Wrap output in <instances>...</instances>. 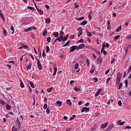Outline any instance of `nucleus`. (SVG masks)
Wrapping results in <instances>:
<instances>
[{
    "instance_id": "f257e3e1",
    "label": "nucleus",
    "mask_w": 131,
    "mask_h": 131,
    "mask_svg": "<svg viewBox=\"0 0 131 131\" xmlns=\"http://www.w3.org/2000/svg\"><path fill=\"white\" fill-rule=\"evenodd\" d=\"M102 62H103V58L101 57V56H100L99 58L97 59L96 63L97 65H99V64H102Z\"/></svg>"
},
{
    "instance_id": "f03ea898",
    "label": "nucleus",
    "mask_w": 131,
    "mask_h": 131,
    "mask_svg": "<svg viewBox=\"0 0 131 131\" xmlns=\"http://www.w3.org/2000/svg\"><path fill=\"white\" fill-rule=\"evenodd\" d=\"M58 41L59 42H61L62 40L63 41V35L59 36L58 37H57L53 42L54 43L55 42H56L57 41Z\"/></svg>"
},
{
    "instance_id": "7ed1b4c3",
    "label": "nucleus",
    "mask_w": 131,
    "mask_h": 131,
    "mask_svg": "<svg viewBox=\"0 0 131 131\" xmlns=\"http://www.w3.org/2000/svg\"><path fill=\"white\" fill-rule=\"evenodd\" d=\"M89 112L90 111V108L86 107H82V110H81V113H83V112Z\"/></svg>"
},
{
    "instance_id": "20e7f679",
    "label": "nucleus",
    "mask_w": 131,
    "mask_h": 131,
    "mask_svg": "<svg viewBox=\"0 0 131 131\" xmlns=\"http://www.w3.org/2000/svg\"><path fill=\"white\" fill-rule=\"evenodd\" d=\"M84 47H85V46L83 43L79 45V46H77V51H78V50H81V49H83Z\"/></svg>"
},
{
    "instance_id": "39448f33",
    "label": "nucleus",
    "mask_w": 131,
    "mask_h": 131,
    "mask_svg": "<svg viewBox=\"0 0 131 131\" xmlns=\"http://www.w3.org/2000/svg\"><path fill=\"white\" fill-rule=\"evenodd\" d=\"M75 50H77V46H73L70 48V53H72V52H74Z\"/></svg>"
},
{
    "instance_id": "423d86ee",
    "label": "nucleus",
    "mask_w": 131,
    "mask_h": 131,
    "mask_svg": "<svg viewBox=\"0 0 131 131\" xmlns=\"http://www.w3.org/2000/svg\"><path fill=\"white\" fill-rule=\"evenodd\" d=\"M37 64L38 66V69H39V70H41L42 69V66H41V63H40V61L38 60Z\"/></svg>"
},
{
    "instance_id": "0eeeda50",
    "label": "nucleus",
    "mask_w": 131,
    "mask_h": 131,
    "mask_svg": "<svg viewBox=\"0 0 131 131\" xmlns=\"http://www.w3.org/2000/svg\"><path fill=\"white\" fill-rule=\"evenodd\" d=\"M96 67L94 65H93L91 67V70H90V73H94L95 72V70H96Z\"/></svg>"
},
{
    "instance_id": "6e6552de",
    "label": "nucleus",
    "mask_w": 131,
    "mask_h": 131,
    "mask_svg": "<svg viewBox=\"0 0 131 131\" xmlns=\"http://www.w3.org/2000/svg\"><path fill=\"white\" fill-rule=\"evenodd\" d=\"M21 45L22 46L23 49H25V50H27V51H29L30 50L29 48H28V46H26L25 44L21 43Z\"/></svg>"
},
{
    "instance_id": "1a4fd4ad",
    "label": "nucleus",
    "mask_w": 131,
    "mask_h": 131,
    "mask_svg": "<svg viewBox=\"0 0 131 131\" xmlns=\"http://www.w3.org/2000/svg\"><path fill=\"white\" fill-rule=\"evenodd\" d=\"M54 72L53 74V76H54V75H56L57 73V71H58V68H57V66H54Z\"/></svg>"
},
{
    "instance_id": "9d476101",
    "label": "nucleus",
    "mask_w": 131,
    "mask_h": 131,
    "mask_svg": "<svg viewBox=\"0 0 131 131\" xmlns=\"http://www.w3.org/2000/svg\"><path fill=\"white\" fill-rule=\"evenodd\" d=\"M54 72L53 74V76H54V75H56L57 73V71H58V68H57V66H54Z\"/></svg>"
},
{
    "instance_id": "9b49d317",
    "label": "nucleus",
    "mask_w": 131,
    "mask_h": 131,
    "mask_svg": "<svg viewBox=\"0 0 131 131\" xmlns=\"http://www.w3.org/2000/svg\"><path fill=\"white\" fill-rule=\"evenodd\" d=\"M113 127H114V124H111L108 127V128L106 129L107 130L110 131L111 130V129H112V128H113Z\"/></svg>"
},
{
    "instance_id": "f8f14e48",
    "label": "nucleus",
    "mask_w": 131,
    "mask_h": 131,
    "mask_svg": "<svg viewBox=\"0 0 131 131\" xmlns=\"http://www.w3.org/2000/svg\"><path fill=\"white\" fill-rule=\"evenodd\" d=\"M107 125H108V122L101 125V128H103V129L106 128V127H107Z\"/></svg>"
},
{
    "instance_id": "ddd939ff",
    "label": "nucleus",
    "mask_w": 131,
    "mask_h": 131,
    "mask_svg": "<svg viewBox=\"0 0 131 131\" xmlns=\"http://www.w3.org/2000/svg\"><path fill=\"white\" fill-rule=\"evenodd\" d=\"M122 76V74L120 73V72H118L117 74L116 78H119L121 79V77Z\"/></svg>"
},
{
    "instance_id": "4468645a",
    "label": "nucleus",
    "mask_w": 131,
    "mask_h": 131,
    "mask_svg": "<svg viewBox=\"0 0 131 131\" xmlns=\"http://www.w3.org/2000/svg\"><path fill=\"white\" fill-rule=\"evenodd\" d=\"M69 36V35L67 34L64 37H63L62 42H64V41H66V40H67V39L68 38Z\"/></svg>"
},
{
    "instance_id": "2eb2a0df",
    "label": "nucleus",
    "mask_w": 131,
    "mask_h": 131,
    "mask_svg": "<svg viewBox=\"0 0 131 131\" xmlns=\"http://www.w3.org/2000/svg\"><path fill=\"white\" fill-rule=\"evenodd\" d=\"M101 92H102V89H99L97 91V92H96V93L95 94V96L96 97H98V96H99V95H100V94H101Z\"/></svg>"
},
{
    "instance_id": "dca6fc26",
    "label": "nucleus",
    "mask_w": 131,
    "mask_h": 131,
    "mask_svg": "<svg viewBox=\"0 0 131 131\" xmlns=\"http://www.w3.org/2000/svg\"><path fill=\"white\" fill-rule=\"evenodd\" d=\"M45 21L47 24H50V23H51V19H50L49 17L46 18Z\"/></svg>"
},
{
    "instance_id": "f3484780",
    "label": "nucleus",
    "mask_w": 131,
    "mask_h": 131,
    "mask_svg": "<svg viewBox=\"0 0 131 131\" xmlns=\"http://www.w3.org/2000/svg\"><path fill=\"white\" fill-rule=\"evenodd\" d=\"M37 11H38V12L39 13L40 15H43V11L41 10H40L38 8H37Z\"/></svg>"
},
{
    "instance_id": "a211bd4d",
    "label": "nucleus",
    "mask_w": 131,
    "mask_h": 131,
    "mask_svg": "<svg viewBox=\"0 0 131 131\" xmlns=\"http://www.w3.org/2000/svg\"><path fill=\"white\" fill-rule=\"evenodd\" d=\"M16 122L18 125V127L19 128H20L21 127V123H20V121L19 120V118H17L16 119Z\"/></svg>"
},
{
    "instance_id": "6ab92c4d",
    "label": "nucleus",
    "mask_w": 131,
    "mask_h": 131,
    "mask_svg": "<svg viewBox=\"0 0 131 131\" xmlns=\"http://www.w3.org/2000/svg\"><path fill=\"white\" fill-rule=\"evenodd\" d=\"M121 79H119L118 78H116V85H118L119 84V83L120 82V80Z\"/></svg>"
},
{
    "instance_id": "aec40b11",
    "label": "nucleus",
    "mask_w": 131,
    "mask_h": 131,
    "mask_svg": "<svg viewBox=\"0 0 131 131\" xmlns=\"http://www.w3.org/2000/svg\"><path fill=\"white\" fill-rule=\"evenodd\" d=\"M85 24H88V21L86 20H83L81 24L80 25H82V26H84Z\"/></svg>"
},
{
    "instance_id": "412c9836",
    "label": "nucleus",
    "mask_w": 131,
    "mask_h": 131,
    "mask_svg": "<svg viewBox=\"0 0 131 131\" xmlns=\"http://www.w3.org/2000/svg\"><path fill=\"white\" fill-rule=\"evenodd\" d=\"M121 29H122V27L121 26H120L118 27V28L116 30V32H119V31H120V30H121Z\"/></svg>"
},
{
    "instance_id": "4be33fe9",
    "label": "nucleus",
    "mask_w": 131,
    "mask_h": 131,
    "mask_svg": "<svg viewBox=\"0 0 131 131\" xmlns=\"http://www.w3.org/2000/svg\"><path fill=\"white\" fill-rule=\"evenodd\" d=\"M47 34H48V31H47V29H45L43 32L42 35L43 36H46Z\"/></svg>"
},
{
    "instance_id": "5701e85b",
    "label": "nucleus",
    "mask_w": 131,
    "mask_h": 131,
    "mask_svg": "<svg viewBox=\"0 0 131 131\" xmlns=\"http://www.w3.org/2000/svg\"><path fill=\"white\" fill-rule=\"evenodd\" d=\"M78 31L79 32V34H82V29L81 28H79L78 29Z\"/></svg>"
},
{
    "instance_id": "b1692460",
    "label": "nucleus",
    "mask_w": 131,
    "mask_h": 131,
    "mask_svg": "<svg viewBox=\"0 0 131 131\" xmlns=\"http://www.w3.org/2000/svg\"><path fill=\"white\" fill-rule=\"evenodd\" d=\"M67 104H68V105H69V106H71L72 105V103L71 102V101H70V100L68 99L67 100Z\"/></svg>"
},
{
    "instance_id": "393cba45",
    "label": "nucleus",
    "mask_w": 131,
    "mask_h": 131,
    "mask_svg": "<svg viewBox=\"0 0 131 131\" xmlns=\"http://www.w3.org/2000/svg\"><path fill=\"white\" fill-rule=\"evenodd\" d=\"M75 117H76V116L75 115H73L72 117H70V121L73 120V119H74V118H75Z\"/></svg>"
},
{
    "instance_id": "a878e982",
    "label": "nucleus",
    "mask_w": 131,
    "mask_h": 131,
    "mask_svg": "<svg viewBox=\"0 0 131 131\" xmlns=\"http://www.w3.org/2000/svg\"><path fill=\"white\" fill-rule=\"evenodd\" d=\"M0 17L3 21H5V17L4 16V15L3 14V13H0Z\"/></svg>"
},
{
    "instance_id": "bb28decb",
    "label": "nucleus",
    "mask_w": 131,
    "mask_h": 131,
    "mask_svg": "<svg viewBox=\"0 0 131 131\" xmlns=\"http://www.w3.org/2000/svg\"><path fill=\"white\" fill-rule=\"evenodd\" d=\"M20 87L21 88V89H23V88H24V83H23V82L22 81V80H20Z\"/></svg>"
},
{
    "instance_id": "cd10ccee",
    "label": "nucleus",
    "mask_w": 131,
    "mask_h": 131,
    "mask_svg": "<svg viewBox=\"0 0 131 131\" xmlns=\"http://www.w3.org/2000/svg\"><path fill=\"white\" fill-rule=\"evenodd\" d=\"M6 107L7 110H11V106H10V105L7 104Z\"/></svg>"
},
{
    "instance_id": "c85d7f7f",
    "label": "nucleus",
    "mask_w": 131,
    "mask_h": 131,
    "mask_svg": "<svg viewBox=\"0 0 131 131\" xmlns=\"http://www.w3.org/2000/svg\"><path fill=\"white\" fill-rule=\"evenodd\" d=\"M3 33L5 34V36H7L8 35V32H7V30L5 29H3Z\"/></svg>"
},
{
    "instance_id": "c756f323",
    "label": "nucleus",
    "mask_w": 131,
    "mask_h": 131,
    "mask_svg": "<svg viewBox=\"0 0 131 131\" xmlns=\"http://www.w3.org/2000/svg\"><path fill=\"white\" fill-rule=\"evenodd\" d=\"M76 19H77V20H78V21H81V20H84V17L82 16V17H79L78 18H76Z\"/></svg>"
},
{
    "instance_id": "7c9ffc66",
    "label": "nucleus",
    "mask_w": 131,
    "mask_h": 131,
    "mask_svg": "<svg viewBox=\"0 0 131 131\" xmlns=\"http://www.w3.org/2000/svg\"><path fill=\"white\" fill-rule=\"evenodd\" d=\"M53 90V87H51L50 88L47 89V91L48 93H51L52 92V90Z\"/></svg>"
},
{
    "instance_id": "2f4dec72",
    "label": "nucleus",
    "mask_w": 131,
    "mask_h": 131,
    "mask_svg": "<svg viewBox=\"0 0 131 131\" xmlns=\"http://www.w3.org/2000/svg\"><path fill=\"white\" fill-rule=\"evenodd\" d=\"M86 34L88 36H92L93 35L92 34V33L90 32L89 31H87Z\"/></svg>"
},
{
    "instance_id": "473e14b6",
    "label": "nucleus",
    "mask_w": 131,
    "mask_h": 131,
    "mask_svg": "<svg viewBox=\"0 0 131 131\" xmlns=\"http://www.w3.org/2000/svg\"><path fill=\"white\" fill-rule=\"evenodd\" d=\"M53 34L55 37H58L59 36V33L58 32H54Z\"/></svg>"
},
{
    "instance_id": "72a5a7b5",
    "label": "nucleus",
    "mask_w": 131,
    "mask_h": 131,
    "mask_svg": "<svg viewBox=\"0 0 131 131\" xmlns=\"http://www.w3.org/2000/svg\"><path fill=\"white\" fill-rule=\"evenodd\" d=\"M30 84L32 89H34V88H35V86H34V84L33 83V82L30 81Z\"/></svg>"
},
{
    "instance_id": "f704fd0d",
    "label": "nucleus",
    "mask_w": 131,
    "mask_h": 131,
    "mask_svg": "<svg viewBox=\"0 0 131 131\" xmlns=\"http://www.w3.org/2000/svg\"><path fill=\"white\" fill-rule=\"evenodd\" d=\"M57 105H59V106H61L62 105V102L60 101H58L56 102Z\"/></svg>"
},
{
    "instance_id": "c9c22d12",
    "label": "nucleus",
    "mask_w": 131,
    "mask_h": 131,
    "mask_svg": "<svg viewBox=\"0 0 131 131\" xmlns=\"http://www.w3.org/2000/svg\"><path fill=\"white\" fill-rule=\"evenodd\" d=\"M0 104H2V105H4L5 104H6V102L4 101L2 99H0Z\"/></svg>"
},
{
    "instance_id": "e433bc0d",
    "label": "nucleus",
    "mask_w": 131,
    "mask_h": 131,
    "mask_svg": "<svg viewBox=\"0 0 131 131\" xmlns=\"http://www.w3.org/2000/svg\"><path fill=\"white\" fill-rule=\"evenodd\" d=\"M50 52V47L49 46H46V53H49Z\"/></svg>"
},
{
    "instance_id": "4c0bfd02",
    "label": "nucleus",
    "mask_w": 131,
    "mask_h": 131,
    "mask_svg": "<svg viewBox=\"0 0 131 131\" xmlns=\"http://www.w3.org/2000/svg\"><path fill=\"white\" fill-rule=\"evenodd\" d=\"M31 66H32L31 63L29 64L27 66V67H26L27 69H31Z\"/></svg>"
},
{
    "instance_id": "58836bf2",
    "label": "nucleus",
    "mask_w": 131,
    "mask_h": 131,
    "mask_svg": "<svg viewBox=\"0 0 131 131\" xmlns=\"http://www.w3.org/2000/svg\"><path fill=\"white\" fill-rule=\"evenodd\" d=\"M120 37V35H117L115 37H114V40H117L118 38Z\"/></svg>"
},
{
    "instance_id": "ea45409f",
    "label": "nucleus",
    "mask_w": 131,
    "mask_h": 131,
    "mask_svg": "<svg viewBox=\"0 0 131 131\" xmlns=\"http://www.w3.org/2000/svg\"><path fill=\"white\" fill-rule=\"evenodd\" d=\"M10 29L11 30H12V31H13L11 33L12 34H13L14 32V27L13 26H11L10 27Z\"/></svg>"
},
{
    "instance_id": "a19ab883",
    "label": "nucleus",
    "mask_w": 131,
    "mask_h": 131,
    "mask_svg": "<svg viewBox=\"0 0 131 131\" xmlns=\"http://www.w3.org/2000/svg\"><path fill=\"white\" fill-rule=\"evenodd\" d=\"M79 42H84V40H83V39H81L80 40L77 41V43H78Z\"/></svg>"
},
{
    "instance_id": "79ce46f5",
    "label": "nucleus",
    "mask_w": 131,
    "mask_h": 131,
    "mask_svg": "<svg viewBox=\"0 0 131 131\" xmlns=\"http://www.w3.org/2000/svg\"><path fill=\"white\" fill-rule=\"evenodd\" d=\"M28 56H30V57H31V58H32L33 61H34V57L33 56V55L32 54H28Z\"/></svg>"
},
{
    "instance_id": "37998d69",
    "label": "nucleus",
    "mask_w": 131,
    "mask_h": 131,
    "mask_svg": "<svg viewBox=\"0 0 131 131\" xmlns=\"http://www.w3.org/2000/svg\"><path fill=\"white\" fill-rule=\"evenodd\" d=\"M48 108V104L46 103L43 105V109L44 110H46Z\"/></svg>"
},
{
    "instance_id": "c03bdc74",
    "label": "nucleus",
    "mask_w": 131,
    "mask_h": 131,
    "mask_svg": "<svg viewBox=\"0 0 131 131\" xmlns=\"http://www.w3.org/2000/svg\"><path fill=\"white\" fill-rule=\"evenodd\" d=\"M51 37H48L47 38V40L48 41V42H51Z\"/></svg>"
},
{
    "instance_id": "a18cd8bd",
    "label": "nucleus",
    "mask_w": 131,
    "mask_h": 131,
    "mask_svg": "<svg viewBox=\"0 0 131 131\" xmlns=\"http://www.w3.org/2000/svg\"><path fill=\"white\" fill-rule=\"evenodd\" d=\"M74 91H75L76 92H79V91H80V89L79 88H78L77 87H75L74 88Z\"/></svg>"
},
{
    "instance_id": "49530a36",
    "label": "nucleus",
    "mask_w": 131,
    "mask_h": 131,
    "mask_svg": "<svg viewBox=\"0 0 131 131\" xmlns=\"http://www.w3.org/2000/svg\"><path fill=\"white\" fill-rule=\"evenodd\" d=\"M122 88V83H120L118 86V90H120Z\"/></svg>"
},
{
    "instance_id": "de8ad7c7",
    "label": "nucleus",
    "mask_w": 131,
    "mask_h": 131,
    "mask_svg": "<svg viewBox=\"0 0 131 131\" xmlns=\"http://www.w3.org/2000/svg\"><path fill=\"white\" fill-rule=\"evenodd\" d=\"M69 43H70V42L69 41H68L63 46V47H67V46H69Z\"/></svg>"
},
{
    "instance_id": "09e8293b",
    "label": "nucleus",
    "mask_w": 131,
    "mask_h": 131,
    "mask_svg": "<svg viewBox=\"0 0 131 131\" xmlns=\"http://www.w3.org/2000/svg\"><path fill=\"white\" fill-rule=\"evenodd\" d=\"M86 63L87 64L88 67H89L90 66V61H89V59H86Z\"/></svg>"
},
{
    "instance_id": "8fccbe9b",
    "label": "nucleus",
    "mask_w": 131,
    "mask_h": 131,
    "mask_svg": "<svg viewBox=\"0 0 131 131\" xmlns=\"http://www.w3.org/2000/svg\"><path fill=\"white\" fill-rule=\"evenodd\" d=\"M118 105L119 106H121V105H122V103L121 102V100H119L118 102Z\"/></svg>"
},
{
    "instance_id": "3c124183",
    "label": "nucleus",
    "mask_w": 131,
    "mask_h": 131,
    "mask_svg": "<svg viewBox=\"0 0 131 131\" xmlns=\"http://www.w3.org/2000/svg\"><path fill=\"white\" fill-rule=\"evenodd\" d=\"M12 130L13 131H18V129L16 127H15V126H13L12 127Z\"/></svg>"
},
{
    "instance_id": "603ef678",
    "label": "nucleus",
    "mask_w": 131,
    "mask_h": 131,
    "mask_svg": "<svg viewBox=\"0 0 131 131\" xmlns=\"http://www.w3.org/2000/svg\"><path fill=\"white\" fill-rule=\"evenodd\" d=\"M79 66V64L78 63H77L75 66V69H78V67Z\"/></svg>"
},
{
    "instance_id": "864d4df0",
    "label": "nucleus",
    "mask_w": 131,
    "mask_h": 131,
    "mask_svg": "<svg viewBox=\"0 0 131 131\" xmlns=\"http://www.w3.org/2000/svg\"><path fill=\"white\" fill-rule=\"evenodd\" d=\"M42 56L43 58H45V57H46V52H45V50H43L42 52Z\"/></svg>"
},
{
    "instance_id": "5fc2aeb1",
    "label": "nucleus",
    "mask_w": 131,
    "mask_h": 131,
    "mask_svg": "<svg viewBox=\"0 0 131 131\" xmlns=\"http://www.w3.org/2000/svg\"><path fill=\"white\" fill-rule=\"evenodd\" d=\"M125 55L127 54V52H128V47H126L125 49Z\"/></svg>"
},
{
    "instance_id": "6e6d98bb",
    "label": "nucleus",
    "mask_w": 131,
    "mask_h": 131,
    "mask_svg": "<svg viewBox=\"0 0 131 131\" xmlns=\"http://www.w3.org/2000/svg\"><path fill=\"white\" fill-rule=\"evenodd\" d=\"M46 113L47 114H50V109H49V108H47L46 110Z\"/></svg>"
},
{
    "instance_id": "4d7b16f0",
    "label": "nucleus",
    "mask_w": 131,
    "mask_h": 131,
    "mask_svg": "<svg viewBox=\"0 0 131 131\" xmlns=\"http://www.w3.org/2000/svg\"><path fill=\"white\" fill-rule=\"evenodd\" d=\"M111 78H112L111 77L107 78V79H106V83H108V82H109V81H110Z\"/></svg>"
},
{
    "instance_id": "13d9d810",
    "label": "nucleus",
    "mask_w": 131,
    "mask_h": 131,
    "mask_svg": "<svg viewBox=\"0 0 131 131\" xmlns=\"http://www.w3.org/2000/svg\"><path fill=\"white\" fill-rule=\"evenodd\" d=\"M29 94H31V93H32V89H31V88H30V86H29Z\"/></svg>"
},
{
    "instance_id": "bf43d9fd",
    "label": "nucleus",
    "mask_w": 131,
    "mask_h": 131,
    "mask_svg": "<svg viewBox=\"0 0 131 131\" xmlns=\"http://www.w3.org/2000/svg\"><path fill=\"white\" fill-rule=\"evenodd\" d=\"M128 83V80H125V86H127Z\"/></svg>"
},
{
    "instance_id": "052dcab7",
    "label": "nucleus",
    "mask_w": 131,
    "mask_h": 131,
    "mask_svg": "<svg viewBox=\"0 0 131 131\" xmlns=\"http://www.w3.org/2000/svg\"><path fill=\"white\" fill-rule=\"evenodd\" d=\"M125 76H126V72L124 71L123 73V78H124V77H125Z\"/></svg>"
},
{
    "instance_id": "680f3d73",
    "label": "nucleus",
    "mask_w": 131,
    "mask_h": 131,
    "mask_svg": "<svg viewBox=\"0 0 131 131\" xmlns=\"http://www.w3.org/2000/svg\"><path fill=\"white\" fill-rule=\"evenodd\" d=\"M28 9H29V10H34V8L29 6H28Z\"/></svg>"
},
{
    "instance_id": "e2e57ef3",
    "label": "nucleus",
    "mask_w": 131,
    "mask_h": 131,
    "mask_svg": "<svg viewBox=\"0 0 131 131\" xmlns=\"http://www.w3.org/2000/svg\"><path fill=\"white\" fill-rule=\"evenodd\" d=\"M102 53H103V55L104 56H106V55H107V52L106 51V50L103 51Z\"/></svg>"
},
{
    "instance_id": "0e129e2a",
    "label": "nucleus",
    "mask_w": 131,
    "mask_h": 131,
    "mask_svg": "<svg viewBox=\"0 0 131 131\" xmlns=\"http://www.w3.org/2000/svg\"><path fill=\"white\" fill-rule=\"evenodd\" d=\"M74 82H75V81H74V80H71V81H70V84H71V85H72V84H73V83Z\"/></svg>"
},
{
    "instance_id": "69168bd1",
    "label": "nucleus",
    "mask_w": 131,
    "mask_h": 131,
    "mask_svg": "<svg viewBox=\"0 0 131 131\" xmlns=\"http://www.w3.org/2000/svg\"><path fill=\"white\" fill-rule=\"evenodd\" d=\"M94 80H95V82L98 81V78H94Z\"/></svg>"
},
{
    "instance_id": "338daca9",
    "label": "nucleus",
    "mask_w": 131,
    "mask_h": 131,
    "mask_svg": "<svg viewBox=\"0 0 131 131\" xmlns=\"http://www.w3.org/2000/svg\"><path fill=\"white\" fill-rule=\"evenodd\" d=\"M114 62H115V58L112 59V60L111 61V64H113Z\"/></svg>"
},
{
    "instance_id": "774afa93",
    "label": "nucleus",
    "mask_w": 131,
    "mask_h": 131,
    "mask_svg": "<svg viewBox=\"0 0 131 131\" xmlns=\"http://www.w3.org/2000/svg\"><path fill=\"white\" fill-rule=\"evenodd\" d=\"M63 34H64V32H63L62 31H61L59 35L60 36H61V35H63Z\"/></svg>"
}]
</instances>
